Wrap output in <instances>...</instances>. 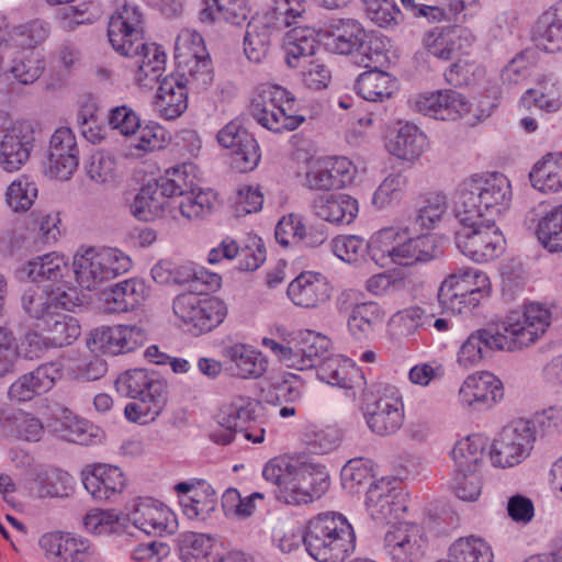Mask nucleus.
Masks as SVG:
<instances>
[{"mask_svg": "<svg viewBox=\"0 0 562 562\" xmlns=\"http://www.w3.org/2000/svg\"><path fill=\"white\" fill-rule=\"evenodd\" d=\"M132 268L131 257L115 247L88 248L74 256L70 267L64 256L53 251L30 260L22 269L30 280L47 282L46 290L71 285L72 274L80 288L92 291L126 273Z\"/></svg>", "mask_w": 562, "mask_h": 562, "instance_id": "nucleus-1", "label": "nucleus"}, {"mask_svg": "<svg viewBox=\"0 0 562 562\" xmlns=\"http://www.w3.org/2000/svg\"><path fill=\"white\" fill-rule=\"evenodd\" d=\"M551 323L549 308L538 303L510 311L497 329L480 328L472 331L457 352L459 366L470 369L491 351H516L529 347L541 337Z\"/></svg>", "mask_w": 562, "mask_h": 562, "instance_id": "nucleus-2", "label": "nucleus"}, {"mask_svg": "<svg viewBox=\"0 0 562 562\" xmlns=\"http://www.w3.org/2000/svg\"><path fill=\"white\" fill-rule=\"evenodd\" d=\"M108 37L115 52L135 59L137 86L151 88L160 79L166 54L156 43L145 42L144 16L136 4L123 0L117 5L109 21Z\"/></svg>", "mask_w": 562, "mask_h": 562, "instance_id": "nucleus-3", "label": "nucleus"}, {"mask_svg": "<svg viewBox=\"0 0 562 562\" xmlns=\"http://www.w3.org/2000/svg\"><path fill=\"white\" fill-rule=\"evenodd\" d=\"M510 201V182L503 173L475 175L460 186L457 213L496 221L508 210Z\"/></svg>", "mask_w": 562, "mask_h": 562, "instance_id": "nucleus-4", "label": "nucleus"}, {"mask_svg": "<svg viewBox=\"0 0 562 562\" xmlns=\"http://www.w3.org/2000/svg\"><path fill=\"white\" fill-rule=\"evenodd\" d=\"M303 543L318 562H342L355 551L356 535L342 515L326 513L308 521Z\"/></svg>", "mask_w": 562, "mask_h": 562, "instance_id": "nucleus-5", "label": "nucleus"}, {"mask_svg": "<svg viewBox=\"0 0 562 562\" xmlns=\"http://www.w3.org/2000/svg\"><path fill=\"white\" fill-rule=\"evenodd\" d=\"M370 256L382 268L392 263L408 267L435 259L438 249L431 235L408 237L407 232L389 227L371 238Z\"/></svg>", "mask_w": 562, "mask_h": 562, "instance_id": "nucleus-6", "label": "nucleus"}, {"mask_svg": "<svg viewBox=\"0 0 562 562\" xmlns=\"http://www.w3.org/2000/svg\"><path fill=\"white\" fill-rule=\"evenodd\" d=\"M276 330L279 341L265 337L262 346L289 368L306 370L318 367L328 353L330 340L324 335L285 326H278Z\"/></svg>", "mask_w": 562, "mask_h": 562, "instance_id": "nucleus-7", "label": "nucleus"}, {"mask_svg": "<svg viewBox=\"0 0 562 562\" xmlns=\"http://www.w3.org/2000/svg\"><path fill=\"white\" fill-rule=\"evenodd\" d=\"M250 113L258 124L273 133L294 131L305 121L296 113L293 93L273 83H262L257 88Z\"/></svg>", "mask_w": 562, "mask_h": 562, "instance_id": "nucleus-8", "label": "nucleus"}, {"mask_svg": "<svg viewBox=\"0 0 562 562\" xmlns=\"http://www.w3.org/2000/svg\"><path fill=\"white\" fill-rule=\"evenodd\" d=\"M460 224L456 232V245L467 257L486 262L499 257L505 249V238L494 220L479 218L457 213Z\"/></svg>", "mask_w": 562, "mask_h": 562, "instance_id": "nucleus-9", "label": "nucleus"}, {"mask_svg": "<svg viewBox=\"0 0 562 562\" xmlns=\"http://www.w3.org/2000/svg\"><path fill=\"white\" fill-rule=\"evenodd\" d=\"M367 32L356 19L331 20L326 30L327 48L339 55H353L355 63L371 67L384 57L380 50H372L367 43Z\"/></svg>", "mask_w": 562, "mask_h": 562, "instance_id": "nucleus-10", "label": "nucleus"}, {"mask_svg": "<svg viewBox=\"0 0 562 562\" xmlns=\"http://www.w3.org/2000/svg\"><path fill=\"white\" fill-rule=\"evenodd\" d=\"M172 310L176 317L194 335L211 331L222 324L227 315V307L222 300L201 297L192 292L176 296Z\"/></svg>", "mask_w": 562, "mask_h": 562, "instance_id": "nucleus-11", "label": "nucleus"}, {"mask_svg": "<svg viewBox=\"0 0 562 562\" xmlns=\"http://www.w3.org/2000/svg\"><path fill=\"white\" fill-rule=\"evenodd\" d=\"M536 441L533 423L517 418L508 423L494 440L491 459L494 465L510 468L521 463L531 452Z\"/></svg>", "mask_w": 562, "mask_h": 562, "instance_id": "nucleus-12", "label": "nucleus"}, {"mask_svg": "<svg viewBox=\"0 0 562 562\" xmlns=\"http://www.w3.org/2000/svg\"><path fill=\"white\" fill-rule=\"evenodd\" d=\"M374 393V402L368 403L366 408L368 427L379 436H392L401 429L405 418L402 394L390 384L376 385Z\"/></svg>", "mask_w": 562, "mask_h": 562, "instance_id": "nucleus-13", "label": "nucleus"}, {"mask_svg": "<svg viewBox=\"0 0 562 562\" xmlns=\"http://www.w3.org/2000/svg\"><path fill=\"white\" fill-rule=\"evenodd\" d=\"M0 167L7 172L20 170L30 159L35 146V131L27 120L1 124Z\"/></svg>", "mask_w": 562, "mask_h": 562, "instance_id": "nucleus-14", "label": "nucleus"}, {"mask_svg": "<svg viewBox=\"0 0 562 562\" xmlns=\"http://www.w3.org/2000/svg\"><path fill=\"white\" fill-rule=\"evenodd\" d=\"M428 538L423 526L403 521L393 525L384 535L383 549L394 562H418L425 553Z\"/></svg>", "mask_w": 562, "mask_h": 562, "instance_id": "nucleus-15", "label": "nucleus"}, {"mask_svg": "<svg viewBox=\"0 0 562 562\" xmlns=\"http://www.w3.org/2000/svg\"><path fill=\"white\" fill-rule=\"evenodd\" d=\"M24 311L34 318L36 323H42L45 317H49L58 308L71 310L82 304V296L78 288L68 286L67 290L61 285L53 290L30 289L22 296Z\"/></svg>", "mask_w": 562, "mask_h": 562, "instance_id": "nucleus-16", "label": "nucleus"}, {"mask_svg": "<svg viewBox=\"0 0 562 562\" xmlns=\"http://www.w3.org/2000/svg\"><path fill=\"white\" fill-rule=\"evenodd\" d=\"M328 486V474L323 468L303 464L281 487L278 498L289 505L308 504L319 498Z\"/></svg>", "mask_w": 562, "mask_h": 562, "instance_id": "nucleus-17", "label": "nucleus"}, {"mask_svg": "<svg viewBox=\"0 0 562 562\" xmlns=\"http://www.w3.org/2000/svg\"><path fill=\"white\" fill-rule=\"evenodd\" d=\"M366 508L373 520L380 524L391 522L405 513L406 495L395 480L381 479L370 485Z\"/></svg>", "mask_w": 562, "mask_h": 562, "instance_id": "nucleus-18", "label": "nucleus"}, {"mask_svg": "<svg viewBox=\"0 0 562 562\" xmlns=\"http://www.w3.org/2000/svg\"><path fill=\"white\" fill-rule=\"evenodd\" d=\"M145 341L144 330L136 325L101 326L91 330L87 346L94 353L131 352Z\"/></svg>", "mask_w": 562, "mask_h": 562, "instance_id": "nucleus-19", "label": "nucleus"}, {"mask_svg": "<svg viewBox=\"0 0 562 562\" xmlns=\"http://www.w3.org/2000/svg\"><path fill=\"white\" fill-rule=\"evenodd\" d=\"M76 136L68 127L57 128L49 139L45 173L55 179L68 180L79 165Z\"/></svg>", "mask_w": 562, "mask_h": 562, "instance_id": "nucleus-20", "label": "nucleus"}, {"mask_svg": "<svg viewBox=\"0 0 562 562\" xmlns=\"http://www.w3.org/2000/svg\"><path fill=\"white\" fill-rule=\"evenodd\" d=\"M179 504L190 520L206 521L217 508V495L204 481L179 482L175 485Z\"/></svg>", "mask_w": 562, "mask_h": 562, "instance_id": "nucleus-21", "label": "nucleus"}, {"mask_svg": "<svg viewBox=\"0 0 562 562\" xmlns=\"http://www.w3.org/2000/svg\"><path fill=\"white\" fill-rule=\"evenodd\" d=\"M130 521L147 535L164 536L172 533L177 520L172 510L162 503L151 498L135 501L128 513Z\"/></svg>", "mask_w": 562, "mask_h": 562, "instance_id": "nucleus-22", "label": "nucleus"}, {"mask_svg": "<svg viewBox=\"0 0 562 562\" xmlns=\"http://www.w3.org/2000/svg\"><path fill=\"white\" fill-rule=\"evenodd\" d=\"M176 57L183 58L187 64H193L189 68L188 83L207 86L212 81L210 60L205 56V47L202 36L193 30H182L175 43Z\"/></svg>", "mask_w": 562, "mask_h": 562, "instance_id": "nucleus-23", "label": "nucleus"}, {"mask_svg": "<svg viewBox=\"0 0 562 562\" xmlns=\"http://www.w3.org/2000/svg\"><path fill=\"white\" fill-rule=\"evenodd\" d=\"M503 397L501 380L490 372L469 375L459 390V402L464 408L484 411Z\"/></svg>", "mask_w": 562, "mask_h": 562, "instance_id": "nucleus-24", "label": "nucleus"}, {"mask_svg": "<svg viewBox=\"0 0 562 562\" xmlns=\"http://www.w3.org/2000/svg\"><path fill=\"white\" fill-rule=\"evenodd\" d=\"M218 143L233 151V162L243 172L252 170L260 160L257 140L241 128L238 122L232 121L217 134Z\"/></svg>", "mask_w": 562, "mask_h": 562, "instance_id": "nucleus-25", "label": "nucleus"}, {"mask_svg": "<svg viewBox=\"0 0 562 562\" xmlns=\"http://www.w3.org/2000/svg\"><path fill=\"white\" fill-rule=\"evenodd\" d=\"M61 378V367L57 362L38 366L34 371L19 376L9 387L8 397L22 403L49 391Z\"/></svg>", "mask_w": 562, "mask_h": 562, "instance_id": "nucleus-26", "label": "nucleus"}, {"mask_svg": "<svg viewBox=\"0 0 562 562\" xmlns=\"http://www.w3.org/2000/svg\"><path fill=\"white\" fill-rule=\"evenodd\" d=\"M316 373L321 381L347 390L352 398L364 392L366 381L360 370L339 356H326Z\"/></svg>", "mask_w": 562, "mask_h": 562, "instance_id": "nucleus-27", "label": "nucleus"}, {"mask_svg": "<svg viewBox=\"0 0 562 562\" xmlns=\"http://www.w3.org/2000/svg\"><path fill=\"white\" fill-rule=\"evenodd\" d=\"M331 285L321 273L305 271L299 274L288 286L291 302L302 308H317L329 301Z\"/></svg>", "mask_w": 562, "mask_h": 562, "instance_id": "nucleus-28", "label": "nucleus"}, {"mask_svg": "<svg viewBox=\"0 0 562 562\" xmlns=\"http://www.w3.org/2000/svg\"><path fill=\"white\" fill-rule=\"evenodd\" d=\"M26 485L36 498H66L74 492L75 480L66 471L40 465L31 471Z\"/></svg>", "mask_w": 562, "mask_h": 562, "instance_id": "nucleus-29", "label": "nucleus"}, {"mask_svg": "<svg viewBox=\"0 0 562 562\" xmlns=\"http://www.w3.org/2000/svg\"><path fill=\"white\" fill-rule=\"evenodd\" d=\"M259 402L250 397H236L229 403L223 405L217 415V423L221 427L240 429L244 438L254 442L261 443L265 440L263 428H246L243 426L255 419Z\"/></svg>", "mask_w": 562, "mask_h": 562, "instance_id": "nucleus-30", "label": "nucleus"}, {"mask_svg": "<svg viewBox=\"0 0 562 562\" xmlns=\"http://www.w3.org/2000/svg\"><path fill=\"white\" fill-rule=\"evenodd\" d=\"M226 368L232 375L239 379H258L268 368L266 357L252 346L234 344L224 348Z\"/></svg>", "mask_w": 562, "mask_h": 562, "instance_id": "nucleus-31", "label": "nucleus"}, {"mask_svg": "<svg viewBox=\"0 0 562 562\" xmlns=\"http://www.w3.org/2000/svg\"><path fill=\"white\" fill-rule=\"evenodd\" d=\"M491 290L488 277L475 268H460L450 273L441 283L438 291L440 303H453L454 297H461L473 291Z\"/></svg>", "mask_w": 562, "mask_h": 562, "instance_id": "nucleus-32", "label": "nucleus"}, {"mask_svg": "<svg viewBox=\"0 0 562 562\" xmlns=\"http://www.w3.org/2000/svg\"><path fill=\"white\" fill-rule=\"evenodd\" d=\"M52 427L59 438L77 445H94L103 438V432L99 427L79 418L66 407L60 408Z\"/></svg>", "mask_w": 562, "mask_h": 562, "instance_id": "nucleus-33", "label": "nucleus"}, {"mask_svg": "<svg viewBox=\"0 0 562 562\" xmlns=\"http://www.w3.org/2000/svg\"><path fill=\"white\" fill-rule=\"evenodd\" d=\"M532 41L547 53L562 52V0L547 9L535 22Z\"/></svg>", "mask_w": 562, "mask_h": 562, "instance_id": "nucleus-34", "label": "nucleus"}, {"mask_svg": "<svg viewBox=\"0 0 562 562\" xmlns=\"http://www.w3.org/2000/svg\"><path fill=\"white\" fill-rule=\"evenodd\" d=\"M187 89L183 81L173 75L166 76L159 82L154 100L155 112L164 120L179 117L188 106Z\"/></svg>", "mask_w": 562, "mask_h": 562, "instance_id": "nucleus-35", "label": "nucleus"}, {"mask_svg": "<svg viewBox=\"0 0 562 562\" xmlns=\"http://www.w3.org/2000/svg\"><path fill=\"white\" fill-rule=\"evenodd\" d=\"M82 483L95 501L102 502L122 493L125 487V476L117 467L98 464L90 473L85 474Z\"/></svg>", "mask_w": 562, "mask_h": 562, "instance_id": "nucleus-36", "label": "nucleus"}, {"mask_svg": "<svg viewBox=\"0 0 562 562\" xmlns=\"http://www.w3.org/2000/svg\"><path fill=\"white\" fill-rule=\"evenodd\" d=\"M312 207L317 217L334 224L352 223L359 211L358 201L344 193L321 195Z\"/></svg>", "mask_w": 562, "mask_h": 562, "instance_id": "nucleus-37", "label": "nucleus"}, {"mask_svg": "<svg viewBox=\"0 0 562 562\" xmlns=\"http://www.w3.org/2000/svg\"><path fill=\"white\" fill-rule=\"evenodd\" d=\"M115 385L119 392L133 398L151 397L154 389H157L160 396H167V382L145 369H133L120 374Z\"/></svg>", "mask_w": 562, "mask_h": 562, "instance_id": "nucleus-38", "label": "nucleus"}, {"mask_svg": "<svg viewBox=\"0 0 562 562\" xmlns=\"http://www.w3.org/2000/svg\"><path fill=\"white\" fill-rule=\"evenodd\" d=\"M49 35V24L34 19L18 25L0 26V41L8 45L21 47V50L34 49L46 41Z\"/></svg>", "mask_w": 562, "mask_h": 562, "instance_id": "nucleus-39", "label": "nucleus"}, {"mask_svg": "<svg viewBox=\"0 0 562 562\" xmlns=\"http://www.w3.org/2000/svg\"><path fill=\"white\" fill-rule=\"evenodd\" d=\"M429 147L426 134L414 124H405L387 146L389 151L398 159L417 160Z\"/></svg>", "mask_w": 562, "mask_h": 562, "instance_id": "nucleus-40", "label": "nucleus"}, {"mask_svg": "<svg viewBox=\"0 0 562 562\" xmlns=\"http://www.w3.org/2000/svg\"><path fill=\"white\" fill-rule=\"evenodd\" d=\"M169 196L157 182L144 186L131 204V213L140 221H151L165 214L170 205Z\"/></svg>", "mask_w": 562, "mask_h": 562, "instance_id": "nucleus-41", "label": "nucleus"}, {"mask_svg": "<svg viewBox=\"0 0 562 562\" xmlns=\"http://www.w3.org/2000/svg\"><path fill=\"white\" fill-rule=\"evenodd\" d=\"M102 295L109 312L122 313L136 307L145 299L146 286L142 280L130 279L119 282Z\"/></svg>", "mask_w": 562, "mask_h": 562, "instance_id": "nucleus-42", "label": "nucleus"}, {"mask_svg": "<svg viewBox=\"0 0 562 562\" xmlns=\"http://www.w3.org/2000/svg\"><path fill=\"white\" fill-rule=\"evenodd\" d=\"M35 326L46 335L50 347H64L75 341L81 333L78 321L65 313L55 311Z\"/></svg>", "mask_w": 562, "mask_h": 562, "instance_id": "nucleus-43", "label": "nucleus"}, {"mask_svg": "<svg viewBox=\"0 0 562 562\" xmlns=\"http://www.w3.org/2000/svg\"><path fill=\"white\" fill-rule=\"evenodd\" d=\"M385 316V311L376 302L357 303L351 308L347 326L357 339L367 338L383 324Z\"/></svg>", "mask_w": 562, "mask_h": 562, "instance_id": "nucleus-44", "label": "nucleus"}, {"mask_svg": "<svg viewBox=\"0 0 562 562\" xmlns=\"http://www.w3.org/2000/svg\"><path fill=\"white\" fill-rule=\"evenodd\" d=\"M532 187L543 193L562 191V154H548L529 173Z\"/></svg>", "mask_w": 562, "mask_h": 562, "instance_id": "nucleus-45", "label": "nucleus"}, {"mask_svg": "<svg viewBox=\"0 0 562 562\" xmlns=\"http://www.w3.org/2000/svg\"><path fill=\"white\" fill-rule=\"evenodd\" d=\"M463 29H434L424 37L425 48L441 60L452 59L462 48Z\"/></svg>", "mask_w": 562, "mask_h": 562, "instance_id": "nucleus-46", "label": "nucleus"}, {"mask_svg": "<svg viewBox=\"0 0 562 562\" xmlns=\"http://www.w3.org/2000/svg\"><path fill=\"white\" fill-rule=\"evenodd\" d=\"M371 66L370 70L362 72L357 81L356 89L366 100L372 102H382L389 99L395 88V81L390 74L378 70V66Z\"/></svg>", "mask_w": 562, "mask_h": 562, "instance_id": "nucleus-47", "label": "nucleus"}, {"mask_svg": "<svg viewBox=\"0 0 562 562\" xmlns=\"http://www.w3.org/2000/svg\"><path fill=\"white\" fill-rule=\"evenodd\" d=\"M45 63L34 49L18 50L9 61L7 72L22 85H32L43 74Z\"/></svg>", "mask_w": 562, "mask_h": 562, "instance_id": "nucleus-48", "label": "nucleus"}, {"mask_svg": "<svg viewBox=\"0 0 562 562\" xmlns=\"http://www.w3.org/2000/svg\"><path fill=\"white\" fill-rule=\"evenodd\" d=\"M164 193L169 198L188 194L196 189L198 178L195 166L192 164H183L166 171L165 176L158 180Z\"/></svg>", "mask_w": 562, "mask_h": 562, "instance_id": "nucleus-49", "label": "nucleus"}, {"mask_svg": "<svg viewBox=\"0 0 562 562\" xmlns=\"http://www.w3.org/2000/svg\"><path fill=\"white\" fill-rule=\"evenodd\" d=\"M154 395L139 396L137 401L130 402L124 408L125 418L135 424L148 425L157 419L167 403V396H160L157 389Z\"/></svg>", "mask_w": 562, "mask_h": 562, "instance_id": "nucleus-50", "label": "nucleus"}, {"mask_svg": "<svg viewBox=\"0 0 562 562\" xmlns=\"http://www.w3.org/2000/svg\"><path fill=\"white\" fill-rule=\"evenodd\" d=\"M449 558L454 562H493L491 547L481 538L464 537L449 548Z\"/></svg>", "mask_w": 562, "mask_h": 562, "instance_id": "nucleus-51", "label": "nucleus"}, {"mask_svg": "<svg viewBox=\"0 0 562 562\" xmlns=\"http://www.w3.org/2000/svg\"><path fill=\"white\" fill-rule=\"evenodd\" d=\"M449 207L446 194L441 192H431L425 195L419 204L415 225L420 229L434 228L447 213Z\"/></svg>", "mask_w": 562, "mask_h": 562, "instance_id": "nucleus-52", "label": "nucleus"}, {"mask_svg": "<svg viewBox=\"0 0 562 562\" xmlns=\"http://www.w3.org/2000/svg\"><path fill=\"white\" fill-rule=\"evenodd\" d=\"M537 236L550 252L562 251V204L547 212L539 220Z\"/></svg>", "mask_w": 562, "mask_h": 562, "instance_id": "nucleus-53", "label": "nucleus"}, {"mask_svg": "<svg viewBox=\"0 0 562 562\" xmlns=\"http://www.w3.org/2000/svg\"><path fill=\"white\" fill-rule=\"evenodd\" d=\"M522 101L540 110L555 112L562 106V88L558 82L547 79L538 87L527 90Z\"/></svg>", "mask_w": 562, "mask_h": 562, "instance_id": "nucleus-54", "label": "nucleus"}, {"mask_svg": "<svg viewBox=\"0 0 562 562\" xmlns=\"http://www.w3.org/2000/svg\"><path fill=\"white\" fill-rule=\"evenodd\" d=\"M483 445L479 437H467L456 442L451 457L456 472L477 470L483 461Z\"/></svg>", "mask_w": 562, "mask_h": 562, "instance_id": "nucleus-55", "label": "nucleus"}, {"mask_svg": "<svg viewBox=\"0 0 562 562\" xmlns=\"http://www.w3.org/2000/svg\"><path fill=\"white\" fill-rule=\"evenodd\" d=\"M303 439L312 453L325 454L334 451L339 446L341 432L335 426L310 425L304 431Z\"/></svg>", "mask_w": 562, "mask_h": 562, "instance_id": "nucleus-56", "label": "nucleus"}, {"mask_svg": "<svg viewBox=\"0 0 562 562\" xmlns=\"http://www.w3.org/2000/svg\"><path fill=\"white\" fill-rule=\"evenodd\" d=\"M178 547L182 562H206L213 539L205 533L184 532L179 536Z\"/></svg>", "mask_w": 562, "mask_h": 562, "instance_id": "nucleus-57", "label": "nucleus"}, {"mask_svg": "<svg viewBox=\"0 0 562 562\" xmlns=\"http://www.w3.org/2000/svg\"><path fill=\"white\" fill-rule=\"evenodd\" d=\"M408 186V178L401 173H390L383 179L373 193L372 203L378 209H386L398 203L404 196Z\"/></svg>", "mask_w": 562, "mask_h": 562, "instance_id": "nucleus-58", "label": "nucleus"}, {"mask_svg": "<svg viewBox=\"0 0 562 562\" xmlns=\"http://www.w3.org/2000/svg\"><path fill=\"white\" fill-rule=\"evenodd\" d=\"M178 209L181 215L188 220L201 218L210 214L215 204V195L210 191L192 190L182 194Z\"/></svg>", "mask_w": 562, "mask_h": 562, "instance_id": "nucleus-59", "label": "nucleus"}, {"mask_svg": "<svg viewBox=\"0 0 562 562\" xmlns=\"http://www.w3.org/2000/svg\"><path fill=\"white\" fill-rule=\"evenodd\" d=\"M430 315L420 306H409L396 312L389 321L391 329L397 335L411 336L415 331L430 322Z\"/></svg>", "mask_w": 562, "mask_h": 562, "instance_id": "nucleus-60", "label": "nucleus"}, {"mask_svg": "<svg viewBox=\"0 0 562 562\" xmlns=\"http://www.w3.org/2000/svg\"><path fill=\"white\" fill-rule=\"evenodd\" d=\"M367 16L375 25L384 29L394 27L402 21V13L395 0H361Z\"/></svg>", "mask_w": 562, "mask_h": 562, "instance_id": "nucleus-61", "label": "nucleus"}, {"mask_svg": "<svg viewBox=\"0 0 562 562\" xmlns=\"http://www.w3.org/2000/svg\"><path fill=\"white\" fill-rule=\"evenodd\" d=\"M316 46L312 34L301 35L294 30L286 44V64L292 68L305 66L312 61L311 57L315 54Z\"/></svg>", "mask_w": 562, "mask_h": 562, "instance_id": "nucleus-62", "label": "nucleus"}, {"mask_svg": "<svg viewBox=\"0 0 562 562\" xmlns=\"http://www.w3.org/2000/svg\"><path fill=\"white\" fill-rule=\"evenodd\" d=\"M270 31L265 25L248 24L244 37V52L248 60L259 64L268 55Z\"/></svg>", "mask_w": 562, "mask_h": 562, "instance_id": "nucleus-63", "label": "nucleus"}, {"mask_svg": "<svg viewBox=\"0 0 562 562\" xmlns=\"http://www.w3.org/2000/svg\"><path fill=\"white\" fill-rule=\"evenodd\" d=\"M37 196V188L27 177L14 180L7 190L5 200L14 212L27 211Z\"/></svg>", "mask_w": 562, "mask_h": 562, "instance_id": "nucleus-64", "label": "nucleus"}]
</instances>
